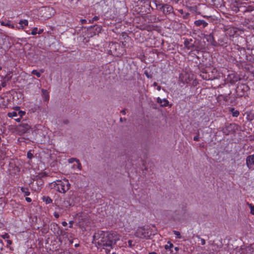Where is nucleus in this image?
Here are the masks:
<instances>
[{
  "mask_svg": "<svg viewBox=\"0 0 254 254\" xmlns=\"http://www.w3.org/2000/svg\"><path fill=\"white\" fill-rule=\"evenodd\" d=\"M37 30L38 28L37 27L34 28L31 32V34L32 35H35L37 33Z\"/></svg>",
  "mask_w": 254,
  "mask_h": 254,
  "instance_id": "473e14b6",
  "label": "nucleus"
},
{
  "mask_svg": "<svg viewBox=\"0 0 254 254\" xmlns=\"http://www.w3.org/2000/svg\"><path fill=\"white\" fill-rule=\"evenodd\" d=\"M19 24L20 25V27H18V28H21L22 29H23L24 27L23 26V24H24L25 26H27L28 24V21L27 20H20Z\"/></svg>",
  "mask_w": 254,
  "mask_h": 254,
  "instance_id": "5701e85b",
  "label": "nucleus"
},
{
  "mask_svg": "<svg viewBox=\"0 0 254 254\" xmlns=\"http://www.w3.org/2000/svg\"><path fill=\"white\" fill-rule=\"evenodd\" d=\"M20 190L23 193H24V195L25 196H28L30 194L28 188L21 187L20 188Z\"/></svg>",
  "mask_w": 254,
  "mask_h": 254,
  "instance_id": "b1692460",
  "label": "nucleus"
},
{
  "mask_svg": "<svg viewBox=\"0 0 254 254\" xmlns=\"http://www.w3.org/2000/svg\"><path fill=\"white\" fill-rule=\"evenodd\" d=\"M42 92L43 95L44 96V101H48L49 100V96L48 92L47 90L43 89L42 90Z\"/></svg>",
  "mask_w": 254,
  "mask_h": 254,
  "instance_id": "4be33fe9",
  "label": "nucleus"
},
{
  "mask_svg": "<svg viewBox=\"0 0 254 254\" xmlns=\"http://www.w3.org/2000/svg\"><path fill=\"white\" fill-rule=\"evenodd\" d=\"M191 42V39H186L184 41V45L186 48H187L188 50H191V51H192Z\"/></svg>",
  "mask_w": 254,
  "mask_h": 254,
  "instance_id": "a211bd4d",
  "label": "nucleus"
},
{
  "mask_svg": "<svg viewBox=\"0 0 254 254\" xmlns=\"http://www.w3.org/2000/svg\"><path fill=\"white\" fill-rule=\"evenodd\" d=\"M132 242L131 240H129L128 241V244L130 247H132L133 246V245L132 244Z\"/></svg>",
  "mask_w": 254,
  "mask_h": 254,
  "instance_id": "a18cd8bd",
  "label": "nucleus"
},
{
  "mask_svg": "<svg viewBox=\"0 0 254 254\" xmlns=\"http://www.w3.org/2000/svg\"><path fill=\"white\" fill-rule=\"evenodd\" d=\"M126 120H127V119H126V118H121L120 119V121L121 122H124V121H126Z\"/></svg>",
  "mask_w": 254,
  "mask_h": 254,
  "instance_id": "6e6d98bb",
  "label": "nucleus"
},
{
  "mask_svg": "<svg viewBox=\"0 0 254 254\" xmlns=\"http://www.w3.org/2000/svg\"><path fill=\"white\" fill-rule=\"evenodd\" d=\"M230 111L232 114V116L235 117H237L240 114L239 112L237 110H235L234 108H231Z\"/></svg>",
  "mask_w": 254,
  "mask_h": 254,
  "instance_id": "a878e982",
  "label": "nucleus"
},
{
  "mask_svg": "<svg viewBox=\"0 0 254 254\" xmlns=\"http://www.w3.org/2000/svg\"><path fill=\"white\" fill-rule=\"evenodd\" d=\"M42 199L46 203L48 204L52 202V199L48 196H44Z\"/></svg>",
  "mask_w": 254,
  "mask_h": 254,
  "instance_id": "393cba45",
  "label": "nucleus"
},
{
  "mask_svg": "<svg viewBox=\"0 0 254 254\" xmlns=\"http://www.w3.org/2000/svg\"><path fill=\"white\" fill-rule=\"evenodd\" d=\"M173 232L174 234H175L178 238H179V239L182 238V236L179 231L174 230L173 231Z\"/></svg>",
  "mask_w": 254,
  "mask_h": 254,
  "instance_id": "c756f323",
  "label": "nucleus"
},
{
  "mask_svg": "<svg viewBox=\"0 0 254 254\" xmlns=\"http://www.w3.org/2000/svg\"><path fill=\"white\" fill-rule=\"evenodd\" d=\"M77 163V168L80 170L81 169V164L80 162H78Z\"/></svg>",
  "mask_w": 254,
  "mask_h": 254,
  "instance_id": "37998d69",
  "label": "nucleus"
},
{
  "mask_svg": "<svg viewBox=\"0 0 254 254\" xmlns=\"http://www.w3.org/2000/svg\"><path fill=\"white\" fill-rule=\"evenodd\" d=\"M144 73L148 78H151L153 77V72L151 70L146 69Z\"/></svg>",
  "mask_w": 254,
  "mask_h": 254,
  "instance_id": "aec40b11",
  "label": "nucleus"
},
{
  "mask_svg": "<svg viewBox=\"0 0 254 254\" xmlns=\"http://www.w3.org/2000/svg\"><path fill=\"white\" fill-rule=\"evenodd\" d=\"M74 196L72 193L71 194H69L67 196L64 198L62 204V207L67 208L73 206L74 205Z\"/></svg>",
  "mask_w": 254,
  "mask_h": 254,
  "instance_id": "6e6552de",
  "label": "nucleus"
},
{
  "mask_svg": "<svg viewBox=\"0 0 254 254\" xmlns=\"http://www.w3.org/2000/svg\"><path fill=\"white\" fill-rule=\"evenodd\" d=\"M208 19H210V21H211L212 20L214 19L211 16L207 17Z\"/></svg>",
  "mask_w": 254,
  "mask_h": 254,
  "instance_id": "052dcab7",
  "label": "nucleus"
},
{
  "mask_svg": "<svg viewBox=\"0 0 254 254\" xmlns=\"http://www.w3.org/2000/svg\"><path fill=\"white\" fill-rule=\"evenodd\" d=\"M242 6H237V7H235V9H234V10H235L236 12L238 11H240V8H242Z\"/></svg>",
  "mask_w": 254,
  "mask_h": 254,
  "instance_id": "c03bdc74",
  "label": "nucleus"
},
{
  "mask_svg": "<svg viewBox=\"0 0 254 254\" xmlns=\"http://www.w3.org/2000/svg\"><path fill=\"white\" fill-rule=\"evenodd\" d=\"M157 103L161 104L162 107H166L169 105V101L166 99H161L159 97L157 99Z\"/></svg>",
  "mask_w": 254,
  "mask_h": 254,
  "instance_id": "dca6fc26",
  "label": "nucleus"
},
{
  "mask_svg": "<svg viewBox=\"0 0 254 254\" xmlns=\"http://www.w3.org/2000/svg\"><path fill=\"white\" fill-rule=\"evenodd\" d=\"M25 200H26L27 202H31V201H32V199H31L30 197H26L25 198Z\"/></svg>",
  "mask_w": 254,
  "mask_h": 254,
  "instance_id": "de8ad7c7",
  "label": "nucleus"
},
{
  "mask_svg": "<svg viewBox=\"0 0 254 254\" xmlns=\"http://www.w3.org/2000/svg\"><path fill=\"white\" fill-rule=\"evenodd\" d=\"M7 244H8V245H11V244H12V242H11V241H10V240H7Z\"/></svg>",
  "mask_w": 254,
  "mask_h": 254,
  "instance_id": "e2e57ef3",
  "label": "nucleus"
},
{
  "mask_svg": "<svg viewBox=\"0 0 254 254\" xmlns=\"http://www.w3.org/2000/svg\"><path fill=\"white\" fill-rule=\"evenodd\" d=\"M246 164L247 167L251 169L254 165V155H249L246 158Z\"/></svg>",
  "mask_w": 254,
  "mask_h": 254,
  "instance_id": "ddd939ff",
  "label": "nucleus"
},
{
  "mask_svg": "<svg viewBox=\"0 0 254 254\" xmlns=\"http://www.w3.org/2000/svg\"><path fill=\"white\" fill-rule=\"evenodd\" d=\"M249 90L250 87L249 86L246 84L243 83L238 84L236 89L237 96L240 97L245 96L246 95H247V92Z\"/></svg>",
  "mask_w": 254,
  "mask_h": 254,
  "instance_id": "423d86ee",
  "label": "nucleus"
},
{
  "mask_svg": "<svg viewBox=\"0 0 254 254\" xmlns=\"http://www.w3.org/2000/svg\"><path fill=\"white\" fill-rule=\"evenodd\" d=\"M54 215L55 217L56 218H58L59 217V214L57 212H55L54 213Z\"/></svg>",
  "mask_w": 254,
  "mask_h": 254,
  "instance_id": "49530a36",
  "label": "nucleus"
},
{
  "mask_svg": "<svg viewBox=\"0 0 254 254\" xmlns=\"http://www.w3.org/2000/svg\"><path fill=\"white\" fill-rule=\"evenodd\" d=\"M238 129V125L234 123L227 124L222 129V131L225 135H229L230 133H234Z\"/></svg>",
  "mask_w": 254,
  "mask_h": 254,
  "instance_id": "0eeeda50",
  "label": "nucleus"
},
{
  "mask_svg": "<svg viewBox=\"0 0 254 254\" xmlns=\"http://www.w3.org/2000/svg\"><path fill=\"white\" fill-rule=\"evenodd\" d=\"M20 120H21V118L20 117L19 118L15 119V120L16 122H19L20 121Z\"/></svg>",
  "mask_w": 254,
  "mask_h": 254,
  "instance_id": "0e129e2a",
  "label": "nucleus"
},
{
  "mask_svg": "<svg viewBox=\"0 0 254 254\" xmlns=\"http://www.w3.org/2000/svg\"><path fill=\"white\" fill-rule=\"evenodd\" d=\"M199 139V136L198 135H195L194 137H193V140L194 141H198Z\"/></svg>",
  "mask_w": 254,
  "mask_h": 254,
  "instance_id": "a19ab883",
  "label": "nucleus"
},
{
  "mask_svg": "<svg viewBox=\"0 0 254 254\" xmlns=\"http://www.w3.org/2000/svg\"><path fill=\"white\" fill-rule=\"evenodd\" d=\"M31 73L33 75H36L37 77H40L41 76V73L38 72L37 70H32Z\"/></svg>",
  "mask_w": 254,
  "mask_h": 254,
  "instance_id": "c85d7f7f",
  "label": "nucleus"
},
{
  "mask_svg": "<svg viewBox=\"0 0 254 254\" xmlns=\"http://www.w3.org/2000/svg\"><path fill=\"white\" fill-rule=\"evenodd\" d=\"M5 26H8V27L12 28H14V26H13V25H11V24H10V21H8L6 23V24H5Z\"/></svg>",
  "mask_w": 254,
  "mask_h": 254,
  "instance_id": "c9c22d12",
  "label": "nucleus"
},
{
  "mask_svg": "<svg viewBox=\"0 0 254 254\" xmlns=\"http://www.w3.org/2000/svg\"><path fill=\"white\" fill-rule=\"evenodd\" d=\"M196 237L198 239H200L201 244L202 245H204L205 244V241L204 239L200 238V237L199 235H197Z\"/></svg>",
  "mask_w": 254,
  "mask_h": 254,
  "instance_id": "72a5a7b5",
  "label": "nucleus"
},
{
  "mask_svg": "<svg viewBox=\"0 0 254 254\" xmlns=\"http://www.w3.org/2000/svg\"><path fill=\"white\" fill-rule=\"evenodd\" d=\"M25 112L19 110L18 111V114L20 118H22L25 114Z\"/></svg>",
  "mask_w": 254,
  "mask_h": 254,
  "instance_id": "f704fd0d",
  "label": "nucleus"
},
{
  "mask_svg": "<svg viewBox=\"0 0 254 254\" xmlns=\"http://www.w3.org/2000/svg\"><path fill=\"white\" fill-rule=\"evenodd\" d=\"M236 49L238 51V52L239 53L241 51V49H245V48L241 47L239 45H237L236 46Z\"/></svg>",
  "mask_w": 254,
  "mask_h": 254,
  "instance_id": "58836bf2",
  "label": "nucleus"
},
{
  "mask_svg": "<svg viewBox=\"0 0 254 254\" xmlns=\"http://www.w3.org/2000/svg\"><path fill=\"white\" fill-rule=\"evenodd\" d=\"M194 24L197 26L202 25L203 28H205L208 25L207 22L203 20H196L194 21Z\"/></svg>",
  "mask_w": 254,
  "mask_h": 254,
  "instance_id": "f3484780",
  "label": "nucleus"
},
{
  "mask_svg": "<svg viewBox=\"0 0 254 254\" xmlns=\"http://www.w3.org/2000/svg\"><path fill=\"white\" fill-rule=\"evenodd\" d=\"M248 204L251 209V214L254 215V205H253L252 204L249 203Z\"/></svg>",
  "mask_w": 254,
  "mask_h": 254,
  "instance_id": "2f4dec72",
  "label": "nucleus"
},
{
  "mask_svg": "<svg viewBox=\"0 0 254 254\" xmlns=\"http://www.w3.org/2000/svg\"><path fill=\"white\" fill-rule=\"evenodd\" d=\"M30 128V126L26 123H22L20 124L17 128L20 134H23L26 133Z\"/></svg>",
  "mask_w": 254,
  "mask_h": 254,
  "instance_id": "1a4fd4ad",
  "label": "nucleus"
},
{
  "mask_svg": "<svg viewBox=\"0 0 254 254\" xmlns=\"http://www.w3.org/2000/svg\"><path fill=\"white\" fill-rule=\"evenodd\" d=\"M134 235L135 237L141 239H150L152 233L150 232L148 228L141 227L138 228Z\"/></svg>",
  "mask_w": 254,
  "mask_h": 254,
  "instance_id": "20e7f679",
  "label": "nucleus"
},
{
  "mask_svg": "<svg viewBox=\"0 0 254 254\" xmlns=\"http://www.w3.org/2000/svg\"><path fill=\"white\" fill-rule=\"evenodd\" d=\"M1 237H2L3 239H7L9 238V236L8 235V234H5L4 235L1 236Z\"/></svg>",
  "mask_w": 254,
  "mask_h": 254,
  "instance_id": "ea45409f",
  "label": "nucleus"
},
{
  "mask_svg": "<svg viewBox=\"0 0 254 254\" xmlns=\"http://www.w3.org/2000/svg\"><path fill=\"white\" fill-rule=\"evenodd\" d=\"M7 116L9 118H13L16 117L17 116V113L15 111H13L12 112H9L7 114Z\"/></svg>",
  "mask_w": 254,
  "mask_h": 254,
  "instance_id": "cd10ccee",
  "label": "nucleus"
},
{
  "mask_svg": "<svg viewBox=\"0 0 254 254\" xmlns=\"http://www.w3.org/2000/svg\"><path fill=\"white\" fill-rule=\"evenodd\" d=\"M69 123L68 120H65L63 121V123L65 125H67Z\"/></svg>",
  "mask_w": 254,
  "mask_h": 254,
  "instance_id": "3c124183",
  "label": "nucleus"
},
{
  "mask_svg": "<svg viewBox=\"0 0 254 254\" xmlns=\"http://www.w3.org/2000/svg\"><path fill=\"white\" fill-rule=\"evenodd\" d=\"M1 86L2 87H4L6 86V81H3L1 83Z\"/></svg>",
  "mask_w": 254,
  "mask_h": 254,
  "instance_id": "79ce46f5",
  "label": "nucleus"
},
{
  "mask_svg": "<svg viewBox=\"0 0 254 254\" xmlns=\"http://www.w3.org/2000/svg\"><path fill=\"white\" fill-rule=\"evenodd\" d=\"M121 113L124 115H125L126 114V109H123L121 111Z\"/></svg>",
  "mask_w": 254,
  "mask_h": 254,
  "instance_id": "864d4df0",
  "label": "nucleus"
},
{
  "mask_svg": "<svg viewBox=\"0 0 254 254\" xmlns=\"http://www.w3.org/2000/svg\"><path fill=\"white\" fill-rule=\"evenodd\" d=\"M73 223V221H70L69 222V228H72V227Z\"/></svg>",
  "mask_w": 254,
  "mask_h": 254,
  "instance_id": "603ef678",
  "label": "nucleus"
},
{
  "mask_svg": "<svg viewBox=\"0 0 254 254\" xmlns=\"http://www.w3.org/2000/svg\"><path fill=\"white\" fill-rule=\"evenodd\" d=\"M54 187L60 192L64 193L70 188V184L67 179H64L63 180H57L53 185Z\"/></svg>",
  "mask_w": 254,
  "mask_h": 254,
  "instance_id": "f03ea898",
  "label": "nucleus"
},
{
  "mask_svg": "<svg viewBox=\"0 0 254 254\" xmlns=\"http://www.w3.org/2000/svg\"><path fill=\"white\" fill-rule=\"evenodd\" d=\"M102 30L101 26L98 25H95L93 26H91L88 28V30L91 33H93L94 35L98 34Z\"/></svg>",
  "mask_w": 254,
  "mask_h": 254,
  "instance_id": "9b49d317",
  "label": "nucleus"
},
{
  "mask_svg": "<svg viewBox=\"0 0 254 254\" xmlns=\"http://www.w3.org/2000/svg\"><path fill=\"white\" fill-rule=\"evenodd\" d=\"M98 19H99V17H98V16H95L92 18V19L91 20H89V22H93V21H97V20H98Z\"/></svg>",
  "mask_w": 254,
  "mask_h": 254,
  "instance_id": "e433bc0d",
  "label": "nucleus"
},
{
  "mask_svg": "<svg viewBox=\"0 0 254 254\" xmlns=\"http://www.w3.org/2000/svg\"><path fill=\"white\" fill-rule=\"evenodd\" d=\"M63 226H66L67 224L65 221H63L62 223Z\"/></svg>",
  "mask_w": 254,
  "mask_h": 254,
  "instance_id": "4d7b16f0",
  "label": "nucleus"
},
{
  "mask_svg": "<svg viewBox=\"0 0 254 254\" xmlns=\"http://www.w3.org/2000/svg\"><path fill=\"white\" fill-rule=\"evenodd\" d=\"M148 254H157L155 252H151V253H149Z\"/></svg>",
  "mask_w": 254,
  "mask_h": 254,
  "instance_id": "774afa93",
  "label": "nucleus"
},
{
  "mask_svg": "<svg viewBox=\"0 0 254 254\" xmlns=\"http://www.w3.org/2000/svg\"><path fill=\"white\" fill-rule=\"evenodd\" d=\"M192 51H196L197 53L200 51H203L205 50V42L197 38L191 39Z\"/></svg>",
  "mask_w": 254,
  "mask_h": 254,
  "instance_id": "7ed1b4c3",
  "label": "nucleus"
},
{
  "mask_svg": "<svg viewBox=\"0 0 254 254\" xmlns=\"http://www.w3.org/2000/svg\"><path fill=\"white\" fill-rule=\"evenodd\" d=\"M81 23L83 24H84V23H85L86 22V20H85V19H81Z\"/></svg>",
  "mask_w": 254,
  "mask_h": 254,
  "instance_id": "13d9d810",
  "label": "nucleus"
},
{
  "mask_svg": "<svg viewBox=\"0 0 254 254\" xmlns=\"http://www.w3.org/2000/svg\"><path fill=\"white\" fill-rule=\"evenodd\" d=\"M200 76H201L202 78L205 80H212L213 78H214V77L211 76L208 73V70L205 69H202V74H200Z\"/></svg>",
  "mask_w": 254,
  "mask_h": 254,
  "instance_id": "f8f14e48",
  "label": "nucleus"
},
{
  "mask_svg": "<svg viewBox=\"0 0 254 254\" xmlns=\"http://www.w3.org/2000/svg\"><path fill=\"white\" fill-rule=\"evenodd\" d=\"M0 23H1V25L5 26V24H6V23H5L4 21H1V22H0Z\"/></svg>",
  "mask_w": 254,
  "mask_h": 254,
  "instance_id": "680f3d73",
  "label": "nucleus"
},
{
  "mask_svg": "<svg viewBox=\"0 0 254 254\" xmlns=\"http://www.w3.org/2000/svg\"><path fill=\"white\" fill-rule=\"evenodd\" d=\"M74 161H75L76 162H79V160L77 159L76 158H71L68 159V162L69 163H72Z\"/></svg>",
  "mask_w": 254,
  "mask_h": 254,
  "instance_id": "7c9ffc66",
  "label": "nucleus"
},
{
  "mask_svg": "<svg viewBox=\"0 0 254 254\" xmlns=\"http://www.w3.org/2000/svg\"><path fill=\"white\" fill-rule=\"evenodd\" d=\"M223 42H224V41L223 40L219 39V40H218V42L217 43H219V45H222Z\"/></svg>",
  "mask_w": 254,
  "mask_h": 254,
  "instance_id": "09e8293b",
  "label": "nucleus"
},
{
  "mask_svg": "<svg viewBox=\"0 0 254 254\" xmlns=\"http://www.w3.org/2000/svg\"><path fill=\"white\" fill-rule=\"evenodd\" d=\"M112 46H114V47L116 48L117 46L119 47V45L118 43H115L112 45Z\"/></svg>",
  "mask_w": 254,
  "mask_h": 254,
  "instance_id": "69168bd1",
  "label": "nucleus"
},
{
  "mask_svg": "<svg viewBox=\"0 0 254 254\" xmlns=\"http://www.w3.org/2000/svg\"><path fill=\"white\" fill-rule=\"evenodd\" d=\"M246 60L251 62H254V50L252 49L251 54L247 55Z\"/></svg>",
  "mask_w": 254,
  "mask_h": 254,
  "instance_id": "6ab92c4d",
  "label": "nucleus"
},
{
  "mask_svg": "<svg viewBox=\"0 0 254 254\" xmlns=\"http://www.w3.org/2000/svg\"><path fill=\"white\" fill-rule=\"evenodd\" d=\"M174 247V245L172 243H171L170 241L167 242V244L165 246V249L166 250H170L171 253H173L174 251L171 250V248Z\"/></svg>",
  "mask_w": 254,
  "mask_h": 254,
  "instance_id": "412c9836",
  "label": "nucleus"
},
{
  "mask_svg": "<svg viewBox=\"0 0 254 254\" xmlns=\"http://www.w3.org/2000/svg\"><path fill=\"white\" fill-rule=\"evenodd\" d=\"M237 81V79H231L230 80V83L233 84H234V83L235 82V81Z\"/></svg>",
  "mask_w": 254,
  "mask_h": 254,
  "instance_id": "8fccbe9b",
  "label": "nucleus"
},
{
  "mask_svg": "<svg viewBox=\"0 0 254 254\" xmlns=\"http://www.w3.org/2000/svg\"><path fill=\"white\" fill-rule=\"evenodd\" d=\"M174 250L177 252L179 250V248L178 247H176L174 248Z\"/></svg>",
  "mask_w": 254,
  "mask_h": 254,
  "instance_id": "bf43d9fd",
  "label": "nucleus"
},
{
  "mask_svg": "<svg viewBox=\"0 0 254 254\" xmlns=\"http://www.w3.org/2000/svg\"><path fill=\"white\" fill-rule=\"evenodd\" d=\"M153 2L155 3L157 8L162 11L165 15L169 14L174 12L173 7L170 5L161 3L157 0H154Z\"/></svg>",
  "mask_w": 254,
  "mask_h": 254,
  "instance_id": "39448f33",
  "label": "nucleus"
},
{
  "mask_svg": "<svg viewBox=\"0 0 254 254\" xmlns=\"http://www.w3.org/2000/svg\"><path fill=\"white\" fill-rule=\"evenodd\" d=\"M204 38L206 39L207 41L210 43L213 46L218 47L219 45V44L215 40L213 33H211L208 35L204 34Z\"/></svg>",
  "mask_w": 254,
  "mask_h": 254,
  "instance_id": "9d476101",
  "label": "nucleus"
},
{
  "mask_svg": "<svg viewBox=\"0 0 254 254\" xmlns=\"http://www.w3.org/2000/svg\"><path fill=\"white\" fill-rule=\"evenodd\" d=\"M27 158L29 159H31L33 156V154L30 151L27 153Z\"/></svg>",
  "mask_w": 254,
  "mask_h": 254,
  "instance_id": "4c0bfd02",
  "label": "nucleus"
},
{
  "mask_svg": "<svg viewBox=\"0 0 254 254\" xmlns=\"http://www.w3.org/2000/svg\"><path fill=\"white\" fill-rule=\"evenodd\" d=\"M15 110L16 111H19L20 110V107H19L17 106V107H16L15 108Z\"/></svg>",
  "mask_w": 254,
  "mask_h": 254,
  "instance_id": "338daca9",
  "label": "nucleus"
},
{
  "mask_svg": "<svg viewBox=\"0 0 254 254\" xmlns=\"http://www.w3.org/2000/svg\"><path fill=\"white\" fill-rule=\"evenodd\" d=\"M239 60L241 62L245 58L246 59L247 53L245 49H241V51L238 54Z\"/></svg>",
  "mask_w": 254,
  "mask_h": 254,
  "instance_id": "4468645a",
  "label": "nucleus"
},
{
  "mask_svg": "<svg viewBox=\"0 0 254 254\" xmlns=\"http://www.w3.org/2000/svg\"><path fill=\"white\" fill-rule=\"evenodd\" d=\"M245 254H254V243L251 244L245 249Z\"/></svg>",
  "mask_w": 254,
  "mask_h": 254,
  "instance_id": "2eb2a0df",
  "label": "nucleus"
},
{
  "mask_svg": "<svg viewBox=\"0 0 254 254\" xmlns=\"http://www.w3.org/2000/svg\"><path fill=\"white\" fill-rule=\"evenodd\" d=\"M93 239H99L98 245L101 247V251L106 254H118L114 251L116 243L120 240V236L116 232L98 231L93 236Z\"/></svg>",
  "mask_w": 254,
  "mask_h": 254,
  "instance_id": "f257e3e1",
  "label": "nucleus"
},
{
  "mask_svg": "<svg viewBox=\"0 0 254 254\" xmlns=\"http://www.w3.org/2000/svg\"><path fill=\"white\" fill-rule=\"evenodd\" d=\"M46 176V173H42L41 174H39L38 175L35 176V180H41L43 177Z\"/></svg>",
  "mask_w": 254,
  "mask_h": 254,
  "instance_id": "bb28decb",
  "label": "nucleus"
},
{
  "mask_svg": "<svg viewBox=\"0 0 254 254\" xmlns=\"http://www.w3.org/2000/svg\"><path fill=\"white\" fill-rule=\"evenodd\" d=\"M231 93H230L229 94H228V95L227 96H226L224 98V100L225 101H227L228 100V96L230 95Z\"/></svg>",
  "mask_w": 254,
  "mask_h": 254,
  "instance_id": "5fc2aeb1",
  "label": "nucleus"
}]
</instances>
